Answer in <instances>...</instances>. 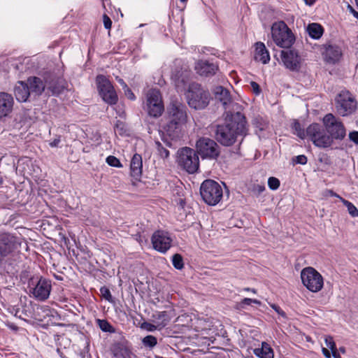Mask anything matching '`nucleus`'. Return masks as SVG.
Listing matches in <instances>:
<instances>
[{"label":"nucleus","mask_w":358,"mask_h":358,"mask_svg":"<svg viewBox=\"0 0 358 358\" xmlns=\"http://www.w3.org/2000/svg\"><path fill=\"white\" fill-rule=\"evenodd\" d=\"M246 120L239 111L229 114L226 122L217 127L215 136L217 141L224 146L233 145L238 136L246 134Z\"/></svg>","instance_id":"obj_1"},{"label":"nucleus","mask_w":358,"mask_h":358,"mask_svg":"<svg viewBox=\"0 0 358 358\" xmlns=\"http://www.w3.org/2000/svg\"><path fill=\"white\" fill-rule=\"evenodd\" d=\"M168 113V122L164 129L172 138H178L187 121V107L180 102H173Z\"/></svg>","instance_id":"obj_2"},{"label":"nucleus","mask_w":358,"mask_h":358,"mask_svg":"<svg viewBox=\"0 0 358 358\" xmlns=\"http://www.w3.org/2000/svg\"><path fill=\"white\" fill-rule=\"evenodd\" d=\"M186 98L189 107L195 110H202L208 105L210 95L200 84L192 83L189 85Z\"/></svg>","instance_id":"obj_3"},{"label":"nucleus","mask_w":358,"mask_h":358,"mask_svg":"<svg viewBox=\"0 0 358 358\" xmlns=\"http://www.w3.org/2000/svg\"><path fill=\"white\" fill-rule=\"evenodd\" d=\"M21 244V237L7 231L0 232V266L20 249Z\"/></svg>","instance_id":"obj_4"},{"label":"nucleus","mask_w":358,"mask_h":358,"mask_svg":"<svg viewBox=\"0 0 358 358\" xmlns=\"http://www.w3.org/2000/svg\"><path fill=\"white\" fill-rule=\"evenodd\" d=\"M271 36L274 43L282 48H290L295 41L291 29L283 21L276 22L271 27Z\"/></svg>","instance_id":"obj_5"},{"label":"nucleus","mask_w":358,"mask_h":358,"mask_svg":"<svg viewBox=\"0 0 358 358\" xmlns=\"http://www.w3.org/2000/svg\"><path fill=\"white\" fill-rule=\"evenodd\" d=\"M200 194L205 203L215 206L221 201L223 191L218 182L213 180H206L201 183Z\"/></svg>","instance_id":"obj_6"},{"label":"nucleus","mask_w":358,"mask_h":358,"mask_svg":"<svg viewBox=\"0 0 358 358\" xmlns=\"http://www.w3.org/2000/svg\"><path fill=\"white\" fill-rule=\"evenodd\" d=\"M307 136L313 143L320 148H327L333 144L332 138L329 136L325 128L317 123L309 125L306 129Z\"/></svg>","instance_id":"obj_7"},{"label":"nucleus","mask_w":358,"mask_h":358,"mask_svg":"<svg viewBox=\"0 0 358 358\" xmlns=\"http://www.w3.org/2000/svg\"><path fill=\"white\" fill-rule=\"evenodd\" d=\"M302 284L312 292H320L324 286L322 275L314 268L308 266L301 271Z\"/></svg>","instance_id":"obj_8"},{"label":"nucleus","mask_w":358,"mask_h":358,"mask_svg":"<svg viewBox=\"0 0 358 358\" xmlns=\"http://www.w3.org/2000/svg\"><path fill=\"white\" fill-rule=\"evenodd\" d=\"M324 127L329 136L334 140H343L346 136L345 127L340 120L332 113L327 114L322 120Z\"/></svg>","instance_id":"obj_9"},{"label":"nucleus","mask_w":358,"mask_h":358,"mask_svg":"<svg viewBox=\"0 0 358 358\" xmlns=\"http://www.w3.org/2000/svg\"><path fill=\"white\" fill-rule=\"evenodd\" d=\"M29 292L38 301H43L48 299L52 285L51 281L41 277L31 278L29 282Z\"/></svg>","instance_id":"obj_10"},{"label":"nucleus","mask_w":358,"mask_h":358,"mask_svg":"<svg viewBox=\"0 0 358 358\" xmlns=\"http://www.w3.org/2000/svg\"><path fill=\"white\" fill-rule=\"evenodd\" d=\"M178 164L188 173H195L199 166V159L196 152L185 147L178 152Z\"/></svg>","instance_id":"obj_11"},{"label":"nucleus","mask_w":358,"mask_h":358,"mask_svg":"<svg viewBox=\"0 0 358 358\" xmlns=\"http://www.w3.org/2000/svg\"><path fill=\"white\" fill-rule=\"evenodd\" d=\"M212 92L215 99L223 106L227 113V117L229 116V114L236 112L235 110L239 108V106L234 102L230 92L227 89L222 86H216L212 90Z\"/></svg>","instance_id":"obj_12"},{"label":"nucleus","mask_w":358,"mask_h":358,"mask_svg":"<svg viewBox=\"0 0 358 358\" xmlns=\"http://www.w3.org/2000/svg\"><path fill=\"white\" fill-rule=\"evenodd\" d=\"M146 110L150 116L158 117L162 114L164 107L159 90L151 89L146 94Z\"/></svg>","instance_id":"obj_13"},{"label":"nucleus","mask_w":358,"mask_h":358,"mask_svg":"<svg viewBox=\"0 0 358 358\" xmlns=\"http://www.w3.org/2000/svg\"><path fill=\"white\" fill-rule=\"evenodd\" d=\"M336 108L341 116L353 113L357 108V101L349 92H341L336 99Z\"/></svg>","instance_id":"obj_14"},{"label":"nucleus","mask_w":358,"mask_h":358,"mask_svg":"<svg viewBox=\"0 0 358 358\" xmlns=\"http://www.w3.org/2000/svg\"><path fill=\"white\" fill-rule=\"evenodd\" d=\"M96 81L99 94L103 100L110 105L115 104L118 98L110 82L102 75L97 76Z\"/></svg>","instance_id":"obj_15"},{"label":"nucleus","mask_w":358,"mask_h":358,"mask_svg":"<svg viewBox=\"0 0 358 358\" xmlns=\"http://www.w3.org/2000/svg\"><path fill=\"white\" fill-rule=\"evenodd\" d=\"M196 152L203 158L216 159L220 155L219 145L209 138H200L196 143Z\"/></svg>","instance_id":"obj_16"},{"label":"nucleus","mask_w":358,"mask_h":358,"mask_svg":"<svg viewBox=\"0 0 358 358\" xmlns=\"http://www.w3.org/2000/svg\"><path fill=\"white\" fill-rule=\"evenodd\" d=\"M281 59L285 66L292 71H298L301 69V58L294 50L281 51Z\"/></svg>","instance_id":"obj_17"},{"label":"nucleus","mask_w":358,"mask_h":358,"mask_svg":"<svg viewBox=\"0 0 358 358\" xmlns=\"http://www.w3.org/2000/svg\"><path fill=\"white\" fill-rule=\"evenodd\" d=\"M152 243L156 250L164 253L170 248L171 239L167 232L157 231L152 236Z\"/></svg>","instance_id":"obj_18"},{"label":"nucleus","mask_w":358,"mask_h":358,"mask_svg":"<svg viewBox=\"0 0 358 358\" xmlns=\"http://www.w3.org/2000/svg\"><path fill=\"white\" fill-rule=\"evenodd\" d=\"M322 52L324 60L330 64L338 62L342 56L341 48L336 45H324Z\"/></svg>","instance_id":"obj_19"},{"label":"nucleus","mask_w":358,"mask_h":358,"mask_svg":"<svg viewBox=\"0 0 358 358\" xmlns=\"http://www.w3.org/2000/svg\"><path fill=\"white\" fill-rule=\"evenodd\" d=\"M14 99L7 92H0V120L9 115L13 111Z\"/></svg>","instance_id":"obj_20"},{"label":"nucleus","mask_w":358,"mask_h":358,"mask_svg":"<svg viewBox=\"0 0 358 358\" xmlns=\"http://www.w3.org/2000/svg\"><path fill=\"white\" fill-rule=\"evenodd\" d=\"M217 69L218 67L217 65L207 61H199L195 65L196 73L205 77L213 76Z\"/></svg>","instance_id":"obj_21"},{"label":"nucleus","mask_w":358,"mask_h":358,"mask_svg":"<svg viewBox=\"0 0 358 358\" xmlns=\"http://www.w3.org/2000/svg\"><path fill=\"white\" fill-rule=\"evenodd\" d=\"M26 83L29 86L31 95L39 96L43 92L45 88L43 80L38 77H30L27 79Z\"/></svg>","instance_id":"obj_22"},{"label":"nucleus","mask_w":358,"mask_h":358,"mask_svg":"<svg viewBox=\"0 0 358 358\" xmlns=\"http://www.w3.org/2000/svg\"><path fill=\"white\" fill-rule=\"evenodd\" d=\"M16 99L20 102H25L31 96L29 86L26 82L18 81L14 90Z\"/></svg>","instance_id":"obj_23"},{"label":"nucleus","mask_w":358,"mask_h":358,"mask_svg":"<svg viewBox=\"0 0 358 358\" xmlns=\"http://www.w3.org/2000/svg\"><path fill=\"white\" fill-rule=\"evenodd\" d=\"M143 162L142 157L138 154H135L130 164L131 175L133 178L138 179L142 174Z\"/></svg>","instance_id":"obj_24"},{"label":"nucleus","mask_w":358,"mask_h":358,"mask_svg":"<svg viewBox=\"0 0 358 358\" xmlns=\"http://www.w3.org/2000/svg\"><path fill=\"white\" fill-rule=\"evenodd\" d=\"M255 59L264 64H267L270 60L269 53L266 50L265 45L262 42H257L255 43Z\"/></svg>","instance_id":"obj_25"},{"label":"nucleus","mask_w":358,"mask_h":358,"mask_svg":"<svg viewBox=\"0 0 358 358\" xmlns=\"http://www.w3.org/2000/svg\"><path fill=\"white\" fill-rule=\"evenodd\" d=\"M254 354L259 358H273L274 354L271 346L266 342L262 343V348H255Z\"/></svg>","instance_id":"obj_26"},{"label":"nucleus","mask_w":358,"mask_h":358,"mask_svg":"<svg viewBox=\"0 0 358 358\" xmlns=\"http://www.w3.org/2000/svg\"><path fill=\"white\" fill-rule=\"evenodd\" d=\"M152 317L159 329L166 327L171 320L169 314L166 311L157 312Z\"/></svg>","instance_id":"obj_27"},{"label":"nucleus","mask_w":358,"mask_h":358,"mask_svg":"<svg viewBox=\"0 0 358 358\" xmlns=\"http://www.w3.org/2000/svg\"><path fill=\"white\" fill-rule=\"evenodd\" d=\"M307 31L308 32L309 36L315 39L320 38L323 33L322 27L317 23L310 24L307 27Z\"/></svg>","instance_id":"obj_28"},{"label":"nucleus","mask_w":358,"mask_h":358,"mask_svg":"<svg viewBox=\"0 0 358 358\" xmlns=\"http://www.w3.org/2000/svg\"><path fill=\"white\" fill-rule=\"evenodd\" d=\"M113 353L117 358H131L132 355L131 350L122 345H117L113 350Z\"/></svg>","instance_id":"obj_29"},{"label":"nucleus","mask_w":358,"mask_h":358,"mask_svg":"<svg viewBox=\"0 0 358 358\" xmlns=\"http://www.w3.org/2000/svg\"><path fill=\"white\" fill-rule=\"evenodd\" d=\"M65 88V85L62 79H57L52 81L48 85V89L50 90L53 94H60Z\"/></svg>","instance_id":"obj_30"},{"label":"nucleus","mask_w":358,"mask_h":358,"mask_svg":"<svg viewBox=\"0 0 358 358\" xmlns=\"http://www.w3.org/2000/svg\"><path fill=\"white\" fill-rule=\"evenodd\" d=\"M213 327V322L209 319L200 318L197 321L196 327L202 331H210Z\"/></svg>","instance_id":"obj_31"},{"label":"nucleus","mask_w":358,"mask_h":358,"mask_svg":"<svg viewBox=\"0 0 358 358\" xmlns=\"http://www.w3.org/2000/svg\"><path fill=\"white\" fill-rule=\"evenodd\" d=\"M292 128L294 131V134L299 136L300 138L303 139L307 136L306 131H304L298 121H294L292 124Z\"/></svg>","instance_id":"obj_32"},{"label":"nucleus","mask_w":358,"mask_h":358,"mask_svg":"<svg viewBox=\"0 0 358 358\" xmlns=\"http://www.w3.org/2000/svg\"><path fill=\"white\" fill-rule=\"evenodd\" d=\"M155 144L158 155L163 159L168 158L169 156V150L164 146L162 143L157 141Z\"/></svg>","instance_id":"obj_33"},{"label":"nucleus","mask_w":358,"mask_h":358,"mask_svg":"<svg viewBox=\"0 0 358 358\" xmlns=\"http://www.w3.org/2000/svg\"><path fill=\"white\" fill-rule=\"evenodd\" d=\"M142 343L144 346L152 348L157 344V340L154 336L148 335L143 338Z\"/></svg>","instance_id":"obj_34"},{"label":"nucleus","mask_w":358,"mask_h":358,"mask_svg":"<svg viewBox=\"0 0 358 358\" xmlns=\"http://www.w3.org/2000/svg\"><path fill=\"white\" fill-rule=\"evenodd\" d=\"M172 263L173 266L178 270H180L184 266L183 259L180 255L175 254L172 257Z\"/></svg>","instance_id":"obj_35"},{"label":"nucleus","mask_w":358,"mask_h":358,"mask_svg":"<svg viewBox=\"0 0 358 358\" xmlns=\"http://www.w3.org/2000/svg\"><path fill=\"white\" fill-rule=\"evenodd\" d=\"M99 328L104 332H113V327L105 320H97Z\"/></svg>","instance_id":"obj_36"},{"label":"nucleus","mask_w":358,"mask_h":358,"mask_svg":"<svg viewBox=\"0 0 358 358\" xmlns=\"http://www.w3.org/2000/svg\"><path fill=\"white\" fill-rule=\"evenodd\" d=\"M342 201L345 206L347 207L348 213L352 217H358V209L356 208V206L348 201H346L345 199H342Z\"/></svg>","instance_id":"obj_37"},{"label":"nucleus","mask_w":358,"mask_h":358,"mask_svg":"<svg viewBox=\"0 0 358 358\" xmlns=\"http://www.w3.org/2000/svg\"><path fill=\"white\" fill-rule=\"evenodd\" d=\"M252 124L259 131H263L266 129V123L260 117H257L253 119Z\"/></svg>","instance_id":"obj_38"},{"label":"nucleus","mask_w":358,"mask_h":358,"mask_svg":"<svg viewBox=\"0 0 358 358\" xmlns=\"http://www.w3.org/2000/svg\"><path fill=\"white\" fill-rule=\"evenodd\" d=\"M268 185L272 190H275L280 187V180L275 177H270L268 180Z\"/></svg>","instance_id":"obj_39"},{"label":"nucleus","mask_w":358,"mask_h":358,"mask_svg":"<svg viewBox=\"0 0 358 358\" xmlns=\"http://www.w3.org/2000/svg\"><path fill=\"white\" fill-rule=\"evenodd\" d=\"M106 162L108 165L114 167H121L122 164L120 160L115 156H108L106 158Z\"/></svg>","instance_id":"obj_40"},{"label":"nucleus","mask_w":358,"mask_h":358,"mask_svg":"<svg viewBox=\"0 0 358 358\" xmlns=\"http://www.w3.org/2000/svg\"><path fill=\"white\" fill-rule=\"evenodd\" d=\"M325 343L327 347L329 348L331 351L336 350V349H337L333 338L330 336H326Z\"/></svg>","instance_id":"obj_41"},{"label":"nucleus","mask_w":358,"mask_h":358,"mask_svg":"<svg viewBox=\"0 0 358 358\" xmlns=\"http://www.w3.org/2000/svg\"><path fill=\"white\" fill-rule=\"evenodd\" d=\"M265 190V186L263 184H255L253 186L252 191L257 195H259Z\"/></svg>","instance_id":"obj_42"},{"label":"nucleus","mask_w":358,"mask_h":358,"mask_svg":"<svg viewBox=\"0 0 358 358\" xmlns=\"http://www.w3.org/2000/svg\"><path fill=\"white\" fill-rule=\"evenodd\" d=\"M101 292L103 296L106 300H108L109 301L111 300L112 296H111L110 292L108 289H107L106 287H101Z\"/></svg>","instance_id":"obj_43"},{"label":"nucleus","mask_w":358,"mask_h":358,"mask_svg":"<svg viewBox=\"0 0 358 358\" xmlns=\"http://www.w3.org/2000/svg\"><path fill=\"white\" fill-rule=\"evenodd\" d=\"M103 21L104 27L107 29H110L112 25V21L110 17L107 15L104 14L103 16Z\"/></svg>","instance_id":"obj_44"},{"label":"nucleus","mask_w":358,"mask_h":358,"mask_svg":"<svg viewBox=\"0 0 358 358\" xmlns=\"http://www.w3.org/2000/svg\"><path fill=\"white\" fill-rule=\"evenodd\" d=\"M349 138L351 141L358 145V131H353L349 133Z\"/></svg>","instance_id":"obj_45"},{"label":"nucleus","mask_w":358,"mask_h":358,"mask_svg":"<svg viewBox=\"0 0 358 358\" xmlns=\"http://www.w3.org/2000/svg\"><path fill=\"white\" fill-rule=\"evenodd\" d=\"M295 162L299 164H306L307 163V157L305 155H298L296 157Z\"/></svg>","instance_id":"obj_46"},{"label":"nucleus","mask_w":358,"mask_h":358,"mask_svg":"<svg viewBox=\"0 0 358 358\" xmlns=\"http://www.w3.org/2000/svg\"><path fill=\"white\" fill-rule=\"evenodd\" d=\"M124 123L122 122H121L120 120H117L115 125V130L119 131L120 134H121L124 131Z\"/></svg>","instance_id":"obj_47"},{"label":"nucleus","mask_w":358,"mask_h":358,"mask_svg":"<svg viewBox=\"0 0 358 358\" xmlns=\"http://www.w3.org/2000/svg\"><path fill=\"white\" fill-rule=\"evenodd\" d=\"M250 85L252 87V91L255 94H259L261 92L260 87L258 83L256 82L252 81L250 83Z\"/></svg>","instance_id":"obj_48"},{"label":"nucleus","mask_w":358,"mask_h":358,"mask_svg":"<svg viewBox=\"0 0 358 358\" xmlns=\"http://www.w3.org/2000/svg\"><path fill=\"white\" fill-rule=\"evenodd\" d=\"M271 307L273 310H275V311L279 314L280 315L285 317H286V314L277 305L275 304H272L271 305Z\"/></svg>","instance_id":"obj_49"},{"label":"nucleus","mask_w":358,"mask_h":358,"mask_svg":"<svg viewBox=\"0 0 358 358\" xmlns=\"http://www.w3.org/2000/svg\"><path fill=\"white\" fill-rule=\"evenodd\" d=\"M325 196H336L340 198L341 200L343 199L340 197L336 193L334 192L332 190L327 189L325 191Z\"/></svg>","instance_id":"obj_50"},{"label":"nucleus","mask_w":358,"mask_h":358,"mask_svg":"<svg viewBox=\"0 0 358 358\" xmlns=\"http://www.w3.org/2000/svg\"><path fill=\"white\" fill-rule=\"evenodd\" d=\"M162 144H163V145H164V147H166L167 149H168V148L175 149V148H174V147H173V143H172V141H167V140H164V141H163Z\"/></svg>","instance_id":"obj_51"},{"label":"nucleus","mask_w":358,"mask_h":358,"mask_svg":"<svg viewBox=\"0 0 358 358\" xmlns=\"http://www.w3.org/2000/svg\"><path fill=\"white\" fill-rule=\"evenodd\" d=\"M125 93L127 95L129 99H135V96H134V93L128 87L125 89Z\"/></svg>","instance_id":"obj_52"},{"label":"nucleus","mask_w":358,"mask_h":358,"mask_svg":"<svg viewBox=\"0 0 358 358\" xmlns=\"http://www.w3.org/2000/svg\"><path fill=\"white\" fill-rule=\"evenodd\" d=\"M59 143H60V139L59 138H55V139H54L52 141H51L50 143V145L51 147H57V146H58Z\"/></svg>","instance_id":"obj_53"},{"label":"nucleus","mask_w":358,"mask_h":358,"mask_svg":"<svg viewBox=\"0 0 358 358\" xmlns=\"http://www.w3.org/2000/svg\"><path fill=\"white\" fill-rule=\"evenodd\" d=\"M322 352L326 358H331V353L327 348H323Z\"/></svg>","instance_id":"obj_54"},{"label":"nucleus","mask_w":358,"mask_h":358,"mask_svg":"<svg viewBox=\"0 0 358 358\" xmlns=\"http://www.w3.org/2000/svg\"><path fill=\"white\" fill-rule=\"evenodd\" d=\"M242 304L250 305L252 303V299L245 298L241 301Z\"/></svg>","instance_id":"obj_55"},{"label":"nucleus","mask_w":358,"mask_h":358,"mask_svg":"<svg viewBox=\"0 0 358 358\" xmlns=\"http://www.w3.org/2000/svg\"><path fill=\"white\" fill-rule=\"evenodd\" d=\"M331 353L334 358H341V355L337 351V349H336V350L331 351Z\"/></svg>","instance_id":"obj_56"},{"label":"nucleus","mask_w":358,"mask_h":358,"mask_svg":"<svg viewBox=\"0 0 358 358\" xmlns=\"http://www.w3.org/2000/svg\"><path fill=\"white\" fill-rule=\"evenodd\" d=\"M117 81H118V83H119L122 86V87H123L124 89H126V88H127V87H127V84L124 83V81L122 79H121V78H118V79H117Z\"/></svg>","instance_id":"obj_57"},{"label":"nucleus","mask_w":358,"mask_h":358,"mask_svg":"<svg viewBox=\"0 0 358 358\" xmlns=\"http://www.w3.org/2000/svg\"><path fill=\"white\" fill-rule=\"evenodd\" d=\"M158 327H157V325L155 326V325H153V324H149V328L148 329L149 331H154L155 329H157Z\"/></svg>","instance_id":"obj_58"},{"label":"nucleus","mask_w":358,"mask_h":358,"mask_svg":"<svg viewBox=\"0 0 358 358\" xmlns=\"http://www.w3.org/2000/svg\"><path fill=\"white\" fill-rule=\"evenodd\" d=\"M303 1H305L306 4L309 5V6L313 5L315 1V0H303Z\"/></svg>","instance_id":"obj_59"},{"label":"nucleus","mask_w":358,"mask_h":358,"mask_svg":"<svg viewBox=\"0 0 358 358\" xmlns=\"http://www.w3.org/2000/svg\"><path fill=\"white\" fill-rule=\"evenodd\" d=\"M244 290L247 291V292H252L254 294H256V292H257L255 289H251V288H249V287L245 288Z\"/></svg>","instance_id":"obj_60"},{"label":"nucleus","mask_w":358,"mask_h":358,"mask_svg":"<svg viewBox=\"0 0 358 358\" xmlns=\"http://www.w3.org/2000/svg\"><path fill=\"white\" fill-rule=\"evenodd\" d=\"M252 303L257 304V305H260L261 304V302L259 300H257V299H252Z\"/></svg>","instance_id":"obj_61"},{"label":"nucleus","mask_w":358,"mask_h":358,"mask_svg":"<svg viewBox=\"0 0 358 358\" xmlns=\"http://www.w3.org/2000/svg\"><path fill=\"white\" fill-rule=\"evenodd\" d=\"M185 72H186V74H185V77H182L181 79L182 82H185V78H187V77H188V72L187 71H185Z\"/></svg>","instance_id":"obj_62"},{"label":"nucleus","mask_w":358,"mask_h":358,"mask_svg":"<svg viewBox=\"0 0 358 358\" xmlns=\"http://www.w3.org/2000/svg\"><path fill=\"white\" fill-rule=\"evenodd\" d=\"M348 8L355 15V12L356 11L353 9V8L351 6L348 5Z\"/></svg>","instance_id":"obj_63"},{"label":"nucleus","mask_w":358,"mask_h":358,"mask_svg":"<svg viewBox=\"0 0 358 358\" xmlns=\"http://www.w3.org/2000/svg\"><path fill=\"white\" fill-rule=\"evenodd\" d=\"M355 17L358 20V12H355Z\"/></svg>","instance_id":"obj_64"}]
</instances>
